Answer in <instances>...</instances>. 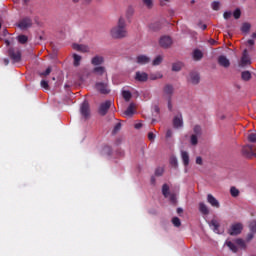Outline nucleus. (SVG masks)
Segmentation results:
<instances>
[{
	"instance_id": "48",
	"label": "nucleus",
	"mask_w": 256,
	"mask_h": 256,
	"mask_svg": "<svg viewBox=\"0 0 256 256\" xmlns=\"http://www.w3.org/2000/svg\"><path fill=\"white\" fill-rule=\"evenodd\" d=\"M163 173H164L163 168H158V169L155 171V175H157L158 177H161V175H163Z\"/></svg>"
},
{
	"instance_id": "50",
	"label": "nucleus",
	"mask_w": 256,
	"mask_h": 256,
	"mask_svg": "<svg viewBox=\"0 0 256 256\" xmlns=\"http://www.w3.org/2000/svg\"><path fill=\"white\" fill-rule=\"evenodd\" d=\"M212 8L214 9V11H218V9H219V2H214L212 4Z\"/></svg>"
},
{
	"instance_id": "63",
	"label": "nucleus",
	"mask_w": 256,
	"mask_h": 256,
	"mask_svg": "<svg viewBox=\"0 0 256 256\" xmlns=\"http://www.w3.org/2000/svg\"><path fill=\"white\" fill-rule=\"evenodd\" d=\"M74 3H79L80 0H72Z\"/></svg>"
},
{
	"instance_id": "9",
	"label": "nucleus",
	"mask_w": 256,
	"mask_h": 256,
	"mask_svg": "<svg viewBox=\"0 0 256 256\" xmlns=\"http://www.w3.org/2000/svg\"><path fill=\"white\" fill-rule=\"evenodd\" d=\"M137 107L135 104L131 103L128 108L123 112L124 117L127 119L131 118L135 115Z\"/></svg>"
},
{
	"instance_id": "49",
	"label": "nucleus",
	"mask_w": 256,
	"mask_h": 256,
	"mask_svg": "<svg viewBox=\"0 0 256 256\" xmlns=\"http://www.w3.org/2000/svg\"><path fill=\"white\" fill-rule=\"evenodd\" d=\"M148 139H149V141H155V134L153 132H149Z\"/></svg>"
},
{
	"instance_id": "13",
	"label": "nucleus",
	"mask_w": 256,
	"mask_h": 256,
	"mask_svg": "<svg viewBox=\"0 0 256 256\" xmlns=\"http://www.w3.org/2000/svg\"><path fill=\"white\" fill-rule=\"evenodd\" d=\"M163 27V23L161 21H155L149 24L148 29L149 31H152L153 33L160 31V29Z\"/></svg>"
},
{
	"instance_id": "30",
	"label": "nucleus",
	"mask_w": 256,
	"mask_h": 256,
	"mask_svg": "<svg viewBox=\"0 0 256 256\" xmlns=\"http://www.w3.org/2000/svg\"><path fill=\"white\" fill-rule=\"evenodd\" d=\"M234 243L237 247H240V249H245V247H247V244H245L244 240L241 238L234 240Z\"/></svg>"
},
{
	"instance_id": "52",
	"label": "nucleus",
	"mask_w": 256,
	"mask_h": 256,
	"mask_svg": "<svg viewBox=\"0 0 256 256\" xmlns=\"http://www.w3.org/2000/svg\"><path fill=\"white\" fill-rule=\"evenodd\" d=\"M166 137H167V139L173 137V131L167 130V131H166Z\"/></svg>"
},
{
	"instance_id": "7",
	"label": "nucleus",
	"mask_w": 256,
	"mask_h": 256,
	"mask_svg": "<svg viewBox=\"0 0 256 256\" xmlns=\"http://www.w3.org/2000/svg\"><path fill=\"white\" fill-rule=\"evenodd\" d=\"M173 127L174 129H181L183 127V115L177 114L173 118Z\"/></svg>"
},
{
	"instance_id": "47",
	"label": "nucleus",
	"mask_w": 256,
	"mask_h": 256,
	"mask_svg": "<svg viewBox=\"0 0 256 256\" xmlns=\"http://www.w3.org/2000/svg\"><path fill=\"white\" fill-rule=\"evenodd\" d=\"M196 165H203V158L201 156L196 157Z\"/></svg>"
},
{
	"instance_id": "15",
	"label": "nucleus",
	"mask_w": 256,
	"mask_h": 256,
	"mask_svg": "<svg viewBox=\"0 0 256 256\" xmlns=\"http://www.w3.org/2000/svg\"><path fill=\"white\" fill-rule=\"evenodd\" d=\"M80 113L82 116H84L85 119L89 117L90 111H89V103L84 102L80 107Z\"/></svg>"
},
{
	"instance_id": "59",
	"label": "nucleus",
	"mask_w": 256,
	"mask_h": 256,
	"mask_svg": "<svg viewBox=\"0 0 256 256\" xmlns=\"http://www.w3.org/2000/svg\"><path fill=\"white\" fill-rule=\"evenodd\" d=\"M4 64L9 65V61L7 59H4Z\"/></svg>"
},
{
	"instance_id": "60",
	"label": "nucleus",
	"mask_w": 256,
	"mask_h": 256,
	"mask_svg": "<svg viewBox=\"0 0 256 256\" xmlns=\"http://www.w3.org/2000/svg\"><path fill=\"white\" fill-rule=\"evenodd\" d=\"M115 129H121V124H117Z\"/></svg>"
},
{
	"instance_id": "24",
	"label": "nucleus",
	"mask_w": 256,
	"mask_h": 256,
	"mask_svg": "<svg viewBox=\"0 0 256 256\" xmlns=\"http://www.w3.org/2000/svg\"><path fill=\"white\" fill-rule=\"evenodd\" d=\"M210 227L211 229H213L214 233H220L219 227H221V225L219 224V221H217L216 219L211 220Z\"/></svg>"
},
{
	"instance_id": "12",
	"label": "nucleus",
	"mask_w": 256,
	"mask_h": 256,
	"mask_svg": "<svg viewBox=\"0 0 256 256\" xmlns=\"http://www.w3.org/2000/svg\"><path fill=\"white\" fill-rule=\"evenodd\" d=\"M111 107V101H106L104 103H102L99 107L98 113L99 115H107V111H109Z\"/></svg>"
},
{
	"instance_id": "31",
	"label": "nucleus",
	"mask_w": 256,
	"mask_h": 256,
	"mask_svg": "<svg viewBox=\"0 0 256 256\" xmlns=\"http://www.w3.org/2000/svg\"><path fill=\"white\" fill-rule=\"evenodd\" d=\"M182 69H183V63L176 62V63L172 64V71L179 72Z\"/></svg>"
},
{
	"instance_id": "36",
	"label": "nucleus",
	"mask_w": 256,
	"mask_h": 256,
	"mask_svg": "<svg viewBox=\"0 0 256 256\" xmlns=\"http://www.w3.org/2000/svg\"><path fill=\"white\" fill-rule=\"evenodd\" d=\"M250 29H251V24L249 23L242 24V27H241L242 33H249Z\"/></svg>"
},
{
	"instance_id": "21",
	"label": "nucleus",
	"mask_w": 256,
	"mask_h": 256,
	"mask_svg": "<svg viewBox=\"0 0 256 256\" xmlns=\"http://www.w3.org/2000/svg\"><path fill=\"white\" fill-rule=\"evenodd\" d=\"M91 63L92 65H103V63H105V58H103V56H94L92 59H91Z\"/></svg>"
},
{
	"instance_id": "2",
	"label": "nucleus",
	"mask_w": 256,
	"mask_h": 256,
	"mask_svg": "<svg viewBox=\"0 0 256 256\" xmlns=\"http://www.w3.org/2000/svg\"><path fill=\"white\" fill-rule=\"evenodd\" d=\"M251 65V57L249 56V52L245 49L242 53L241 58L238 61V67L244 69V67H249Z\"/></svg>"
},
{
	"instance_id": "20",
	"label": "nucleus",
	"mask_w": 256,
	"mask_h": 256,
	"mask_svg": "<svg viewBox=\"0 0 256 256\" xmlns=\"http://www.w3.org/2000/svg\"><path fill=\"white\" fill-rule=\"evenodd\" d=\"M200 79L201 78L199 77V74L190 73L188 81H189V83H192V85H197V83H199Z\"/></svg>"
},
{
	"instance_id": "55",
	"label": "nucleus",
	"mask_w": 256,
	"mask_h": 256,
	"mask_svg": "<svg viewBox=\"0 0 256 256\" xmlns=\"http://www.w3.org/2000/svg\"><path fill=\"white\" fill-rule=\"evenodd\" d=\"M253 233H254V232H252V233H250V234L247 235V238H246L247 241H251V239H253Z\"/></svg>"
},
{
	"instance_id": "40",
	"label": "nucleus",
	"mask_w": 256,
	"mask_h": 256,
	"mask_svg": "<svg viewBox=\"0 0 256 256\" xmlns=\"http://www.w3.org/2000/svg\"><path fill=\"white\" fill-rule=\"evenodd\" d=\"M172 223H173L174 227H181V220L178 217H174L172 219Z\"/></svg>"
},
{
	"instance_id": "45",
	"label": "nucleus",
	"mask_w": 256,
	"mask_h": 256,
	"mask_svg": "<svg viewBox=\"0 0 256 256\" xmlns=\"http://www.w3.org/2000/svg\"><path fill=\"white\" fill-rule=\"evenodd\" d=\"M146 7H153V0H142Z\"/></svg>"
},
{
	"instance_id": "17",
	"label": "nucleus",
	"mask_w": 256,
	"mask_h": 256,
	"mask_svg": "<svg viewBox=\"0 0 256 256\" xmlns=\"http://www.w3.org/2000/svg\"><path fill=\"white\" fill-rule=\"evenodd\" d=\"M33 23L31 22V19L25 18L18 24V27L22 30L29 29Z\"/></svg>"
},
{
	"instance_id": "41",
	"label": "nucleus",
	"mask_w": 256,
	"mask_h": 256,
	"mask_svg": "<svg viewBox=\"0 0 256 256\" xmlns=\"http://www.w3.org/2000/svg\"><path fill=\"white\" fill-rule=\"evenodd\" d=\"M193 131L194 133L192 135H197L198 137H201V126H195Z\"/></svg>"
},
{
	"instance_id": "25",
	"label": "nucleus",
	"mask_w": 256,
	"mask_h": 256,
	"mask_svg": "<svg viewBox=\"0 0 256 256\" xmlns=\"http://www.w3.org/2000/svg\"><path fill=\"white\" fill-rule=\"evenodd\" d=\"M199 211L202 212L203 215H209V208L207 204L200 202L199 203Z\"/></svg>"
},
{
	"instance_id": "27",
	"label": "nucleus",
	"mask_w": 256,
	"mask_h": 256,
	"mask_svg": "<svg viewBox=\"0 0 256 256\" xmlns=\"http://www.w3.org/2000/svg\"><path fill=\"white\" fill-rule=\"evenodd\" d=\"M201 59H203V52H201V50H194L193 60L194 61H201Z\"/></svg>"
},
{
	"instance_id": "43",
	"label": "nucleus",
	"mask_w": 256,
	"mask_h": 256,
	"mask_svg": "<svg viewBox=\"0 0 256 256\" xmlns=\"http://www.w3.org/2000/svg\"><path fill=\"white\" fill-rule=\"evenodd\" d=\"M17 39H18L19 43H22V44L27 43V41H28V38L25 35H20L17 37Z\"/></svg>"
},
{
	"instance_id": "26",
	"label": "nucleus",
	"mask_w": 256,
	"mask_h": 256,
	"mask_svg": "<svg viewBox=\"0 0 256 256\" xmlns=\"http://www.w3.org/2000/svg\"><path fill=\"white\" fill-rule=\"evenodd\" d=\"M149 79L151 81H157V79H163V73L161 72H154L149 75Z\"/></svg>"
},
{
	"instance_id": "37",
	"label": "nucleus",
	"mask_w": 256,
	"mask_h": 256,
	"mask_svg": "<svg viewBox=\"0 0 256 256\" xmlns=\"http://www.w3.org/2000/svg\"><path fill=\"white\" fill-rule=\"evenodd\" d=\"M173 91H174V88L172 85H166L164 87V93H166V95H173Z\"/></svg>"
},
{
	"instance_id": "3",
	"label": "nucleus",
	"mask_w": 256,
	"mask_h": 256,
	"mask_svg": "<svg viewBox=\"0 0 256 256\" xmlns=\"http://www.w3.org/2000/svg\"><path fill=\"white\" fill-rule=\"evenodd\" d=\"M243 231V224L241 223H235L230 226V229L228 230L229 235H239Z\"/></svg>"
},
{
	"instance_id": "10",
	"label": "nucleus",
	"mask_w": 256,
	"mask_h": 256,
	"mask_svg": "<svg viewBox=\"0 0 256 256\" xmlns=\"http://www.w3.org/2000/svg\"><path fill=\"white\" fill-rule=\"evenodd\" d=\"M207 203H209V205H211V207H214L215 209H219V207H221L219 200H217V198H215V196H213L212 194L207 195Z\"/></svg>"
},
{
	"instance_id": "4",
	"label": "nucleus",
	"mask_w": 256,
	"mask_h": 256,
	"mask_svg": "<svg viewBox=\"0 0 256 256\" xmlns=\"http://www.w3.org/2000/svg\"><path fill=\"white\" fill-rule=\"evenodd\" d=\"M72 49H74V51H79L80 53H89V51H91V48L87 44L74 43L72 44Z\"/></svg>"
},
{
	"instance_id": "42",
	"label": "nucleus",
	"mask_w": 256,
	"mask_h": 256,
	"mask_svg": "<svg viewBox=\"0 0 256 256\" xmlns=\"http://www.w3.org/2000/svg\"><path fill=\"white\" fill-rule=\"evenodd\" d=\"M250 231L251 233H256V220H253L252 222H250Z\"/></svg>"
},
{
	"instance_id": "38",
	"label": "nucleus",
	"mask_w": 256,
	"mask_h": 256,
	"mask_svg": "<svg viewBox=\"0 0 256 256\" xmlns=\"http://www.w3.org/2000/svg\"><path fill=\"white\" fill-rule=\"evenodd\" d=\"M230 193H231L232 197H239V189H237L235 187H231Z\"/></svg>"
},
{
	"instance_id": "29",
	"label": "nucleus",
	"mask_w": 256,
	"mask_h": 256,
	"mask_svg": "<svg viewBox=\"0 0 256 256\" xmlns=\"http://www.w3.org/2000/svg\"><path fill=\"white\" fill-rule=\"evenodd\" d=\"M163 56L162 55H158L154 58V60L152 61V65L154 67H157V65H161V63H163Z\"/></svg>"
},
{
	"instance_id": "64",
	"label": "nucleus",
	"mask_w": 256,
	"mask_h": 256,
	"mask_svg": "<svg viewBox=\"0 0 256 256\" xmlns=\"http://www.w3.org/2000/svg\"><path fill=\"white\" fill-rule=\"evenodd\" d=\"M86 3H91V0H85Z\"/></svg>"
},
{
	"instance_id": "6",
	"label": "nucleus",
	"mask_w": 256,
	"mask_h": 256,
	"mask_svg": "<svg viewBox=\"0 0 256 256\" xmlns=\"http://www.w3.org/2000/svg\"><path fill=\"white\" fill-rule=\"evenodd\" d=\"M160 47L167 49L173 45V40L169 36H162L159 40Z\"/></svg>"
},
{
	"instance_id": "23",
	"label": "nucleus",
	"mask_w": 256,
	"mask_h": 256,
	"mask_svg": "<svg viewBox=\"0 0 256 256\" xmlns=\"http://www.w3.org/2000/svg\"><path fill=\"white\" fill-rule=\"evenodd\" d=\"M93 73L96 74L97 76L105 75V77H107V72L105 70V67L103 66L95 67L93 69Z\"/></svg>"
},
{
	"instance_id": "28",
	"label": "nucleus",
	"mask_w": 256,
	"mask_h": 256,
	"mask_svg": "<svg viewBox=\"0 0 256 256\" xmlns=\"http://www.w3.org/2000/svg\"><path fill=\"white\" fill-rule=\"evenodd\" d=\"M73 59H74V61H73L74 67H79V65H81V60L83 58L79 54H73Z\"/></svg>"
},
{
	"instance_id": "44",
	"label": "nucleus",
	"mask_w": 256,
	"mask_h": 256,
	"mask_svg": "<svg viewBox=\"0 0 256 256\" xmlns=\"http://www.w3.org/2000/svg\"><path fill=\"white\" fill-rule=\"evenodd\" d=\"M40 85L43 89H46V91H49V82L45 81V80H42L40 82Z\"/></svg>"
},
{
	"instance_id": "58",
	"label": "nucleus",
	"mask_w": 256,
	"mask_h": 256,
	"mask_svg": "<svg viewBox=\"0 0 256 256\" xmlns=\"http://www.w3.org/2000/svg\"><path fill=\"white\" fill-rule=\"evenodd\" d=\"M177 213H183V209L178 208V209H177Z\"/></svg>"
},
{
	"instance_id": "14",
	"label": "nucleus",
	"mask_w": 256,
	"mask_h": 256,
	"mask_svg": "<svg viewBox=\"0 0 256 256\" xmlns=\"http://www.w3.org/2000/svg\"><path fill=\"white\" fill-rule=\"evenodd\" d=\"M136 63H138V65H147L151 63V58L147 55H139L136 57Z\"/></svg>"
},
{
	"instance_id": "32",
	"label": "nucleus",
	"mask_w": 256,
	"mask_h": 256,
	"mask_svg": "<svg viewBox=\"0 0 256 256\" xmlns=\"http://www.w3.org/2000/svg\"><path fill=\"white\" fill-rule=\"evenodd\" d=\"M122 97L125 99V101H131V97H133V95L129 92V90H122Z\"/></svg>"
},
{
	"instance_id": "56",
	"label": "nucleus",
	"mask_w": 256,
	"mask_h": 256,
	"mask_svg": "<svg viewBox=\"0 0 256 256\" xmlns=\"http://www.w3.org/2000/svg\"><path fill=\"white\" fill-rule=\"evenodd\" d=\"M247 45L253 46L255 45V42L253 40H248Z\"/></svg>"
},
{
	"instance_id": "33",
	"label": "nucleus",
	"mask_w": 256,
	"mask_h": 256,
	"mask_svg": "<svg viewBox=\"0 0 256 256\" xmlns=\"http://www.w3.org/2000/svg\"><path fill=\"white\" fill-rule=\"evenodd\" d=\"M190 143L193 146L197 145V143H199V136L197 134H192L190 136Z\"/></svg>"
},
{
	"instance_id": "11",
	"label": "nucleus",
	"mask_w": 256,
	"mask_h": 256,
	"mask_svg": "<svg viewBox=\"0 0 256 256\" xmlns=\"http://www.w3.org/2000/svg\"><path fill=\"white\" fill-rule=\"evenodd\" d=\"M134 79L136 81H139L140 83H145V81H148L149 79V74H147L146 72L138 71L136 72Z\"/></svg>"
},
{
	"instance_id": "46",
	"label": "nucleus",
	"mask_w": 256,
	"mask_h": 256,
	"mask_svg": "<svg viewBox=\"0 0 256 256\" xmlns=\"http://www.w3.org/2000/svg\"><path fill=\"white\" fill-rule=\"evenodd\" d=\"M233 17L235 19H239V17H241V10H239V9L235 10L233 13Z\"/></svg>"
},
{
	"instance_id": "18",
	"label": "nucleus",
	"mask_w": 256,
	"mask_h": 256,
	"mask_svg": "<svg viewBox=\"0 0 256 256\" xmlns=\"http://www.w3.org/2000/svg\"><path fill=\"white\" fill-rule=\"evenodd\" d=\"M180 156L182 159V163L184 165V167H188L189 166V152L185 151V150H181L180 152Z\"/></svg>"
},
{
	"instance_id": "57",
	"label": "nucleus",
	"mask_w": 256,
	"mask_h": 256,
	"mask_svg": "<svg viewBox=\"0 0 256 256\" xmlns=\"http://www.w3.org/2000/svg\"><path fill=\"white\" fill-rule=\"evenodd\" d=\"M201 29H202L203 31H205V29H207V25L203 24V25L201 26Z\"/></svg>"
},
{
	"instance_id": "22",
	"label": "nucleus",
	"mask_w": 256,
	"mask_h": 256,
	"mask_svg": "<svg viewBox=\"0 0 256 256\" xmlns=\"http://www.w3.org/2000/svg\"><path fill=\"white\" fill-rule=\"evenodd\" d=\"M225 245L232 251L233 253H237L239 251V248L237 247V244L234 242H231V240H226Z\"/></svg>"
},
{
	"instance_id": "39",
	"label": "nucleus",
	"mask_w": 256,
	"mask_h": 256,
	"mask_svg": "<svg viewBox=\"0 0 256 256\" xmlns=\"http://www.w3.org/2000/svg\"><path fill=\"white\" fill-rule=\"evenodd\" d=\"M248 141H250V143H256V132L248 135Z\"/></svg>"
},
{
	"instance_id": "53",
	"label": "nucleus",
	"mask_w": 256,
	"mask_h": 256,
	"mask_svg": "<svg viewBox=\"0 0 256 256\" xmlns=\"http://www.w3.org/2000/svg\"><path fill=\"white\" fill-rule=\"evenodd\" d=\"M231 15H232L231 12H225L224 19H230Z\"/></svg>"
},
{
	"instance_id": "51",
	"label": "nucleus",
	"mask_w": 256,
	"mask_h": 256,
	"mask_svg": "<svg viewBox=\"0 0 256 256\" xmlns=\"http://www.w3.org/2000/svg\"><path fill=\"white\" fill-rule=\"evenodd\" d=\"M50 73H51V67H48L45 72L41 73V75H44L45 77H47V75H49Z\"/></svg>"
},
{
	"instance_id": "1",
	"label": "nucleus",
	"mask_w": 256,
	"mask_h": 256,
	"mask_svg": "<svg viewBox=\"0 0 256 256\" xmlns=\"http://www.w3.org/2000/svg\"><path fill=\"white\" fill-rule=\"evenodd\" d=\"M109 35L111 39L116 40L125 39L129 36V32L127 31V20H125L124 16H119L117 25L109 30Z\"/></svg>"
},
{
	"instance_id": "35",
	"label": "nucleus",
	"mask_w": 256,
	"mask_h": 256,
	"mask_svg": "<svg viewBox=\"0 0 256 256\" xmlns=\"http://www.w3.org/2000/svg\"><path fill=\"white\" fill-rule=\"evenodd\" d=\"M170 165L174 168H177L179 165V161L177 160L176 156H171L170 157Z\"/></svg>"
},
{
	"instance_id": "62",
	"label": "nucleus",
	"mask_w": 256,
	"mask_h": 256,
	"mask_svg": "<svg viewBox=\"0 0 256 256\" xmlns=\"http://www.w3.org/2000/svg\"><path fill=\"white\" fill-rule=\"evenodd\" d=\"M211 45H215V40H211Z\"/></svg>"
},
{
	"instance_id": "61",
	"label": "nucleus",
	"mask_w": 256,
	"mask_h": 256,
	"mask_svg": "<svg viewBox=\"0 0 256 256\" xmlns=\"http://www.w3.org/2000/svg\"><path fill=\"white\" fill-rule=\"evenodd\" d=\"M253 39H256V33L252 34Z\"/></svg>"
},
{
	"instance_id": "8",
	"label": "nucleus",
	"mask_w": 256,
	"mask_h": 256,
	"mask_svg": "<svg viewBox=\"0 0 256 256\" xmlns=\"http://www.w3.org/2000/svg\"><path fill=\"white\" fill-rule=\"evenodd\" d=\"M96 89H97V91H99L103 95H107V93L110 92L109 86L105 82H97L96 83Z\"/></svg>"
},
{
	"instance_id": "54",
	"label": "nucleus",
	"mask_w": 256,
	"mask_h": 256,
	"mask_svg": "<svg viewBox=\"0 0 256 256\" xmlns=\"http://www.w3.org/2000/svg\"><path fill=\"white\" fill-rule=\"evenodd\" d=\"M135 129H141V127H143V124L141 122H138L135 124Z\"/></svg>"
},
{
	"instance_id": "16",
	"label": "nucleus",
	"mask_w": 256,
	"mask_h": 256,
	"mask_svg": "<svg viewBox=\"0 0 256 256\" xmlns=\"http://www.w3.org/2000/svg\"><path fill=\"white\" fill-rule=\"evenodd\" d=\"M9 55L15 63L21 61V52H19L18 50L11 49L9 51Z\"/></svg>"
},
{
	"instance_id": "19",
	"label": "nucleus",
	"mask_w": 256,
	"mask_h": 256,
	"mask_svg": "<svg viewBox=\"0 0 256 256\" xmlns=\"http://www.w3.org/2000/svg\"><path fill=\"white\" fill-rule=\"evenodd\" d=\"M218 63L219 65H221V67H225V68L230 67L231 65V62L227 59L226 56H219Z\"/></svg>"
},
{
	"instance_id": "5",
	"label": "nucleus",
	"mask_w": 256,
	"mask_h": 256,
	"mask_svg": "<svg viewBox=\"0 0 256 256\" xmlns=\"http://www.w3.org/2000/svg\"><path fill=\"white\" fill-rule=\"evenodd\" d=\"M162 193L164 195V197L170 199V201H172V203H175L177 201V197L173 194H171V192H169V185L164 184L162 186Z\"/></svg>"
},
{
	"instance_id": "34",
	"label": "nucleus",
	"mask_w": 256,
	"mask_h": 256,
	"mask_svg": "<svg viewBox=\"0 0 256 256\" xmlns=\"http://www.w3.org/2000/svg\"><path fill=\"white\" fill-rule=\"evenodd\" d=\"M241 77L243 81H249L251 79V72L243 71Z\"/></svg>"
}]
</instances>
